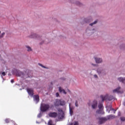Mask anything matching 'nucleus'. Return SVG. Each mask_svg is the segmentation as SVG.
I'll list each match as a JSON object with an SVG mask.
<instances>
[{"instance_id":"obj_27","label":"nucleus","mask_w":125,"mask_h":125,"mask_svg":"<svg viewBox=\"0 0 125 125\" xmlns=\"http://www.w3.org/2000/svg\"><path fill=\"white\" fill-rule=\"evenodd\" d=\"M5 122L6 123H9V119H6V120H5Z\"/></svg>"},{"instance_id":"obj_16","label":"nucleus","mask_w":125,"mask_h":125,"mask_svg":"<svg viewBox=\"0 0 125 125\" xmlns=\"http://www.w3.org/2000/svg\"><path fill=\"white\" fill-rule=\"evenodd\" d=\"M120 89H121V87H118V88H117L116 89H115L113 90V93H120Z\"/></svg>"},{"instance_id":"obj_28","label":"nucleus","mask_w":125,"mask_h":125,"mask_svg":"<svg viewBox=\"0 0 125 125\" xmlns=\"http://www.w3.org/2000/svg\"><path fill=\"white\" fill-rule=\"evenodd\" d=\"M75 106H76V107H78V103L77 101H76V103H75Z\"/></svg>"},{"instance_id":"obj_34","label":"nucleus","mask_w":125,"mask_h":125,"mask_svg":"<svg viewBox=\"0 0 125 125\" xmlns=\"http://www.w3.org/2000/svg\"><path fill=\"white\" fill-rule=\"evenodd\" d=\"M56 96H57V97L59 96V93H56Z\"/></svg>"},{"instance_id":"obj_18","label":"nucleus","mask_w":125,"mask_h":125,"mask_svg":"<svg viewBox=\"0 0 125 125\" xmlns=\"http://www.w3.org/2000/svg\"><path fill=\"white\" fill-rule=\"evenodd\" d=\"M98 108H99V109H103V105L102 104H100L98 105Z\"/></svg>"},{"instance_id":"obj_25","label":"nucleus","mask_w":125,"mask_h":125,"mask_svg":"<svg viewBox=\"0 0 125 125\" xmlns=\"http://www.w3.org/2000/svg\"><path fill=\"white\" fill-rule=\"evenodd\" d=\"M120 120L122 121H125V117H122L120 118Z\"/></svg>"},{"instance_id":"obj_23","label":"nucleus","mask_w":125,"mask_h":125,"mask_svg":"<svg viewBox=\"0 0 125 125\" xmlns=\"http://www.w3.org/2000/svg\"><path fill=\"white\" fill-rule=\"evenodd\" d=\"M48 125H53V122L51 120H50L48 122Z\"/></svg>"},{"instance_id":"obj_11","label":"nucleus","mask_w":125,"mask_h":125,"mask_svg":"<svg viewBox=\"0 0 125 125\" xmlns=\"http://www.w3.org/2000/svg\"><path fill=\"white\" fill-rule=\"evenodd\" d=\"M104 112L103 109H99L96 111V114H104Z\"/></svg>"},{"instance_id":"obj_17","label":"nucleus","mask_w":125,"mask_h":125,"mask_svg":"<svg viewBox=\"0 0 125 125\" xmlns=\"http://www.w3.org/2000/svg\"><path fill=\"white\" fill-rule=\"evenodd\" d=\"M39 36L36 34H33L31 36H30L31 38H39Z\"/></svg>"},{"instance_id":"obj_22","label":"nucleus","mask_w":125,"mask_h":125,"mask_svg":"<svg viewBox=\"0 0 125 125\" xmlns=\"http://www.w3.org/2000/svg\"><path fill=\"white\" fill-rule=\"evenodd\" d=\"M26 47L27 48V51L28 52L32 51V48H31V47H29V46H26Z\"/></svg>"},{"instance_id":"obj_37","label":"nucleus","mask_w":125,"mask_h":125,"mask_svg":"<svg viewBox=\"0 0 125 125\" xmlns=\"http://www.w3.org/2000/svg\"><path fill=\"white\" fill-rule=\"evenodd\" d=\"M93 65H95V64H92Z\"/></svg>"},{"instance_id":"obj_36","label":"nucleus","mask_w":125,"mask_h":125,"mask_svg":"<svg viewBox=\"0 0 125 125\" xmlns=\"http://www.w3.org/2000/svg\"><path fill=\"white\" fill-rule=\"evenodd\" d=\"M123 105L125 106V102L123 103Z\"/></svg>"},{"instance_id":"obj_38","label":"nucleus","mask_w":125,"mask_h":125,"mask_svg":"<svg viewBox=\"0 0 125 125\" xmlns=\"http://www.w3.org/2000/svg\"><path fill=\"white\" fill-rule=\"evenodd\" d=\"M53 105H52V107H53Z\"/></svg>"},{"instance_id":"obj_21","label":"nucleus","mask_w":125,"mask_h":125,"mask_svg":"<svg viewBox=\"0 0 125 125\" xmlns=\"http://www.w3.org/2000/svg\"><path fill=\"white\" fill-rule=\"evenodd\" d=\"M98 22V21H95L93 22L90 24V25L92 26L94 24H96Z\"/></svg>"},{"instance_id":"obj_4","label":"nucleus","mask_w":125,"mask_h":125,"mask_svg":"<svg viewBox=\"0 0 125 125\" xmlns=\"http://www.w3.org/2000/svg\"><path fill=\"white\" fill-rule=\"evenodd\" d=\"M48 116L50 118H53L54 119H55L58 117V113L55 112H50L48 113Z\"/></svg>"},{"instance_id":"obj_1","label":"nucleus","mask_w":125,"mask_h":125,"mask_svg":"<svg viewBox=\"0 0 125 125\" xmlns=\"http://www.w3.org/2000/svg\"><path fill=\"white\" fill-rule=\"evenodd\" d=\"M115 118L114 115H110L107 116V118H99V124L101 125L103 124L104 122L108 120H112Z\"/></svg>"},{"instance_id":"obj_31","label":"nucleus","mask_w":125,"mask_h":125,"mask_svg":"<svg viewBox=\"0 0 125 125\" xmlns=\"http://www.w3.org/2000/svg\"><path fill=\"white\" fill-rule=\"evenodd\" d=\"M2 75L3 76H5L6 75L5 72H3L2 73Z\"/></svg>"},{"instance_id":"obj_2","label":"nucleus","mask_w":125,"mask_h":125,"mask_svg":"<svg viewBox=\"0 0 125 125\" xmlns=\"http://www.w3.org/2000/svg\"><path fill=\"white\" fill-rule=\"evenodd\" d=\"M50 108V104H41V111L42 112H46L47 110H48Z\"/></svg>"},{"instance_id":"obj_6","label":"nucleus","mask_w":125,"mask_h":125,"mask_svg":"<svg viewBox=\"0 0 125 125\" xmlns=\"http://www.w3.org/2000/svg\"><path fill=\"white\" fill-rule=\"evenodd\" d=\"M55 106H60V100L56 99L55 102L54 103Z\"/></svg>"},{"instance_id":"obj_12","label":"nucleus","mask_w":125,"mask_h":125,"mask_svg":"<svg viewBox=\"0 0 125 125\" xmlns=\"http://www.w3.org/2000/svg\"><path fill=\"white\" fill-rule=\"evenodd\" d=\"M118 81L120 82H122L123 83H125V78L119 77L118 78Z\"/></svg>"},{"instance_id":"obj_26","label":"nucleus","mask_w":125,"mask_h":125,"mask_svg":"<svg viewBox=\"0 0 125 125\" xmlns=\"http://www.w3.org/2000/svg\"><path fill=\"white\" fill-rule=\"evenodd\" d=\"M102 71H101L100 69H97V73L99 74H100L102 73Z\"/></svg>"},{"instance_id":"obj_10","label":"nucleus","mask_w":125,"mask_h":125,"mask_svg":"<svg viewBox=\"0 0 125 125\" xmlns=\"http://www.w3.org/2000/svg\"><path fill=\"white\" fill-rule=\"evenodd\" d=\"M59 91L60 93H63L64 94H67V92L65 91V90L63 89L62 87H60L59 88Z\"/></svg>"},{"instance_id":"obj_13","label":"nucleus","mask_w":125,"mask_h":125,"mask_svg":"<svg viewBox=\"0 0 125 125\" xmlns=\"http://www.w3.org/2000/svg\"><path fill=\"white\" fill-rule=\"evenodd\" d=\"M95 60L96 63H102V59L101 58H95Z\"/></svg>"},{"instance_id":"obj_30","label":"nucleus","mask_w":125,"mask_h":125,"mask_svg":"<svg viewBox=\"0 0 125 125\" xmlns=\"http://www.w3.org/2000/svg\"><path fill=\"white\" fill-rule=\"evenodd\" d=\"M74 125H79L78 122H74Z\"/></svg>"},{"instance_id":"obj_5","label":"nucleus","mask_w":125,"mask_h":125,"mask_svg":"<svg viewBox=\"0 0 125 125\" xmlns=\"http://www.w3.org/2000/svg\"><path fill=\"white\" fill-rule=\"evenodd\" d=\"M27 91L30 96H34V90L32 88H27Z\"/></svg>"},{"instance_id":"obj_9","label":"nucleus","mask_w":125,"mask_h":125,"mask_svg":"<svg viewBox=\"0 0 125 125\" xmlns=\"http://www.w3.org/2000/svg\"><path fill=\"white\" fill-rule=\"evenodd\" d=\"M97 104H98L97 101H93V103L92 104V108L93 109H95L96 108V107L97 106Z\"/></svg>"},{"instance_id":"obj_19","label":"nucleus","mask_w":125,"mask_h":125,"mask_svg":"<svg viewBox=\"0 0 125 125\" xmlns=\"http://www.w3.org/2000/svg\"><path fill=\"white\" fill-rule=\"evenodd\" d=\"M58 111L59 112V113L64 114L63 111L62 109L59 108Z\"/></svg>"},{"instance_id":"obj_32","label":"nucleus","mask_w":125,"mask_h":125,"mask_svg":"<svg viewBox=\"0 0 125 125\" xmlns=\"http://www.w3.org/2000/svg\"><path fill=\"white\" fill-rule=\"evenodd\" d=\"M112 110L114 111V114H116V110L113 108H112Z\"/></svg>"},{"instance_id":"obj_29","label":"nucleus","mask_w":125,"mask_h":125,"mask_svg":"<svg viewBox=\"0 0 125 125\" xmlns=\"http://www.w3.org/2000/svg\"><path fill=\"white\" fill-rule=\"evenodd\" d=\"M14 82H15V81H14V79L11 80V83H13Z\"/></svg>"},{"instance_id":"obj_20","label":"nucleus","mask_w":125,"mask_h":125,"mask_svg":"<svg viewBox=\"0 0 125 125\" xmlns=\"http://www.w3.org/2000/svg\"><path fill=\"white\" fill-rule=\"evenodd\" d=\"M1 32L0 31V34ZM5 33L3 32L1 35H0V39L3 38V37L5 36Z\"/></svg>"},{"instance_id":"obj_14","label":"nucleus","mask_w":125,"mask_h":125,"mask_svg":"<svg viewBox=\"0 0 125 125\" xmlns=\"http://www.w3.org/2000/svg\"><path fill=\"white\" fill-rule=\"evenodd\" d=\"M69 112L71 116H72L73 114V108L70 106V104H69Z\"/></svg>"},{"instance_id":"obj_3","label":"nucleus","mask_w":125,"mask_h":125,"mask_svg":"<svg viewBox=\"0 0 125 125\" xmlns=\"http://www.w3.org/2000/svg\"><path fill=\"white\" fill-rule=\"evenodd\" d=\"M101 98H102V101H103V102H104V101L108 99L109 101H111L113 99H114V97L112 96H110L108 98V95L106 94L105 96H103V95H101Z\"/></svg>"},{"instance_id":"obj_33","label":"nucleus","mask_w":125,"mask_h":125,"mask_svg":"<svg viewBox=\"0 0 125 125\" xmlns=\"http://www.w3.org/2000/svg\"><path fill=\"white\" fill-rule=\"evenodd\" d=\"M94 78H98V76H97V75H94Z\"/></svg>"},{"instance_id":"obj_24","label":"nucleus","mask_w":125,"mask_h":125,"mask_svg":"<svg viewBox=\"0 0 125 125\" xmlns=\"http://www.w3.org/2000/svg\"><path fill=\"white\" fill-rule=\"evenodd\" d=\"M38 64H39V65L42 66V67H43V68L48 69V68H47L46 67L43 66V65L42 64H41V63H39Z\"/></svg>"},{"instance_id":"obj_15","label":"nucleus","mask_w":125,"mask_h":125,"mask_svg":"<svg viewBox=\"0 0 125 125\" xmlns=\"http://www.w3.org/2000/svg\"><path fill=\"white\" fill-rule=\"evenodd\" d=\"M66 104V103L64 101L62 100H60V106H64Z\"/></svg>"},{"instance_id":"obj_8","label":"nucleus","mask_w":125,"mask_h":125,"mask_svg":"<svg viewBox=\"0 0 125 125\" xmlns=\"http://www.w3.org/2000/svg\"><path fill=\"white\" fill-rule=\"evenodd\" d=\"M34 101H36L37 103L40 101V97L39 95L33 96Z\"/></svg>"},{"instance_id":"obj_7","label":"nucleus","mask_w":125,"mask_h":125,"mask_svg":"<svg viewBox=\"0 0 125 125\" xmlns=\"http://www.w3.org/2000/svg\"><path fill=\"white\" fill-rule=\"evenodd\" d=\"M57 117L58 119L62 120L64 118V113H59Z\"/></svg>"},{"instance_id":"obj_35","label":"nucleus","mask_w":125,"mask_h":125,"mask_svg":"<svg viewBox=\"0 0 125 125\" xmlns=\"http://www.w3.org/2000/svg\"><path fill=\"white\" fill-rule=\"evenodd\" d=\"M78 5H79L80 6H81V3H80V2H79Z\"/></svg>"}]
</instances>
